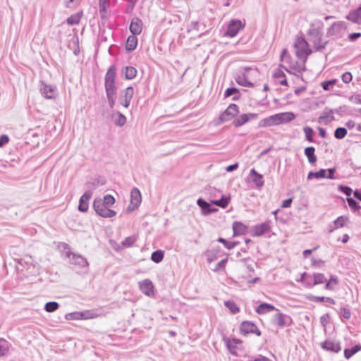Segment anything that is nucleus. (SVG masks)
I'll return each instance as SVG.
<instances>
[{
	"mask_svg": "<svg viewBox=\"0 0 361 361\" xmlns=\"http://www.w3.org/2000/svg\"><path fill=\"white\" fill-rule=\"evenodd\" d=\"M274 77L276 79L280 80L279 83L281 85H288L287 80L286 78V75L283 71H281L280 70L276 71L274 74Z\"/></svg>",
	"mask_w": 361,
	"mask_h": 361,
	"instance_id": "obj_38",
	"label": "nucleus"
},
{
	"mask_svg": "<svg viewBox=\"0 0 361 361\" xmlns=\"http://www.w3.org/2000/svg\"><path fill=\"white\" fill-rule=\"evenodd\" d=\"M308 44L304 39H298L295 43V54L297 57L302 60L305 63L307 56L312 54V50L308 49Z\"/></svg>",
	"mask_w": 361,
	"mask_h": 361,
	"instance_id": "obj_3",
	"label": "nucleus"
},
{
	"mask_svg": "<svg viewBox=\"0 0 361 361\" xmlns=\"http://www.w3.org/2000/svg\"><path fill=\"white\" fill-rule=\"evenodd\" d=\"M257 118V114H243L240 115L238 117L235 118L233 121V125L238 128L240 127L247 122H248L250 120H255Z\"/></svg>",
	"mask_w": 361,
	"mask_h": 361,
	"instance_id": "obj_14",
	"label": "nucleus"
},
{
	"mask_svg": "<svg viewBox=\"0 0 361 361\" xmlns=\"http://www.w3.org/2000/svg\"><path fill=\"white\" fill-rule=\"evenodd\" d=\"M347 202H348L349 207L351 209H353L354 211L358 210L361 208V207L359 205L358 202L352 197H348Z\"/></svg>",
	"mask_w": 361,
	"mask_h": 361,
	"instance_id": "obj_52",
	"label": "nucleus"
},
{
	"mask_svg": "<svg viewBox=\"0 0 361 361\" xmlns=\"http://www.w3.org/2000/svg\"><path fill=\"white\" fill-rule=\"evenodd\" d=\"M140 290L147 295H150L153 292V284L149 279L143 280L139 282Z\"/></svg>",
	"mask_w": 361,
	"mask_h": 361,
	"instance_id": "obj_21",
	"label": "nucleus"
},
{
	"mask_svg": "<svg viewBox=\"0 0 361 361\" xmlns=\"http://www.w3.org/2000/svg\"><path fill=\"white\" fill-rule=\"evenodd\" d=\"M338 190L339 191L343 192L345 195L348 197L351 195L353 192L352 189L350 187L342 185L338 186Z\"/></svg>",
	"mask_w": 361,
	"mask_h": 361,
	"instance_id": "obj_55",
	"label": "nucleus"
},
{
	"mask_svg": "<svg viewBox=\"0 0 361 361\" xmlns=\"http://www.w3.org/2000/svg\"><path fill=\"white\" fill-rule=\"evenodd\" d=\"M315 149L314 147H307L305 149L304 153L305 156L307 157L308 161L310 164H314L317 161V157L314 154Z\"/></svg>",
	"mask_w": 361,
	"mask_h": 361,
	"instance_id": "obj_30",
	"label": "nucleus"
},
{
	"mask_svg": "<svg viewBox=\"0 0 361 361\" xmlns=\"http://www.w3.org/2000/svg\"><path fill=\"white\" fill-rule=\"evenodd\" d=\"M272 323L279 328H283L291 325L292 319L288 314L278 312L273 317Z\"/></svg>",
	"mask_w": 361,
	"mask_h": 361,
	"instance_id": "obj_6",
	"label": "nucleus"
},
{
	"mask_svg": "<svg viewBox=\"0 0 361 361\" xmlns=\"http://www.w3.org/2000/svg\"><path fill=\"white\" fill-rule=\"evenodd\" d=\"M341 78L343 82L349 83L352 80L353 76L350 72H345L342 75Z\"/></svg>",
	"mask_w": 361,
	"mask_h": 361,
	"instance_id": "obj_59",
	"label": "nucleus"
},
{
	"mask_svg": "<svg viewBox=\"0 0 361 361\" xmlns=\"http://www.w3.org/2000/svg\"><path fill=\"white\" fill-rule=\"evenodd\" d=\"M134 94V89L132 86H129L125 90L120 92L119 102L125 108H128Z\"/></svg>",
	"mask_w": 361,
	"mask_h": 361,
	"instance_id": "obj_7",
	"label": "nucleus"
},
{
	"mask_svg": "<svg viewBox=\"0 0 361 361\" xmlns=\"http://www.w3.org/2000/svg\"><path fill=\"white\" fill-rule=\"evenodd\" d=\"M326 118H329V121H332L334 120V116L333 115V111L329 110L328 111L324 112L322 116H320L318 118V121L321 123L323 120Z\"/></svg>",
	"mask_w": 361,
	"mask_h": 361,
	"instance_id": "obj_50",
	"label": "nucleus"
},
{
	"mask_svg": "<svg viewBox=\"0 0 361 361\" xmlns=\"http://www.w3.org/2000/svg\"><path fill=\"white\" fill-rule=\"evenodd\" d=\"M106 184V180L100 178H92L85 183V191H90L92 195V191L96 190L99 186Z\"/></svg>",
	"mask_w": 361,
	"mask_h": 361,
	"instance_id": "obj_15",
	"label": "nucleus"
},
{
	"mask_svg": "<svg viewBox=\"0 0 361 361\" xmlns=\"http://www.w3.org/2000/svg\"><path fill=\"white\" fill-rule=\"evenodd\" d=\"M270 230V222L265 221L254 226L252 236H261Z\"/></svg>",
	"mask_w": 361,
	"mask_h": 361,
	"instance_id": "obj_19",
	"label": "nucleus"
},
{
	"mask_svg": "<svg viewBox=\"0 0 361 361\" xmlns=\"http://www.w3.org/2000/svg\"><path fill=\"white\" fill-rule=\"evenodd\" d=\"M347 25L343 21L334 23L328 29L327 34L331 36L342 37L346 31Z\"/></svg>",
	"mask_w": 361,
	"mask_h": 361,
	"instance_id": "obj_5",
	"label": "nucleus"
},
{
	"mask_svg": "<svg viewBox=\"0 0 361 361\" xmlns=\"http://www.w3.org/2000/svg\"><path fill=\"white\" fill-rule=\"evenodd\" d=\"M110 6V1L109 0H99V11L104 12L106 11L107 8Z\"/></svg>",
	"mask_w": 361,
	"mask_h": 361,
	"instance_id": "obj_53",
	"label": "nucleus"
},
{
	"mask_svg": "<svg viewBox=\"0 0 361 361\" xmlns=\"http://www.w3.org/2000/svg\"><path fill=\"white\" fill-rule=\"evenodd\" d=\"M143 23L139 18H133L131 20L129 30L132 35H137L142 32Z\"/></svg>",
	"mask_w": 361,
	"mask_h": 361,
	"instance_id": "obj_16",
	"label": "nucleus"
},
{
	"mask_svg": "<svg viewBox=\"0 0 361 361\" xmlns=\"http://www.w3.org/2000/svg\"><path fill=\"white\" fill-rule=\"evenodd\" d=\"M229 197L225 195H221V197L219 200H211L210 202L212 204L220 207L221 208H226L229 203Z\"/></svg>",
	"mask_w": 361,
	"mask_h": 361,
	"instance_id": "obj_31",
	"label": "nucleus"
},
{
	"mask_svg": "<svg viewBox=\"0 0 361 361\" xmlns=\"http://www.w3.org/2000/svg\"><path fill=\"white\" fill-rule=\"evenodd\" d=\"M240 333L244 336H246L248 334H255L258 336L261 335V331L257 326L254 323L248 321H244L241 323Z\"/></svg>",
	"mask_w": 361,
	"mask_h": 361,
	"instance_id": "obj_9",
	"label": "nucleus"
},
{
	"mask_svg": "<svg viewBox=\"0 0 361 361\" xmlns=\"http://www.w3.org/2000/svg\"><path fill=\"white\" fill-rule=\"evenodd\" d=\"M312 265L315 267H322L325 264V262L322 259H317L315 258H312Z\"/></svg>",
	"mask_w": 361,
	"mask_h": 361,
	"instance_id": "obj_57",
	"label": "nucleus"
},
{
	"mask_svg": "<svg viewBox=\"0 0 361 361\" xmlns=\"http://www.w3.org/2000/svg\"><path fill=\"white\" fill-rule=\"evenodd\" d=\"M9 141V138L6 135H2L0 136V147L7 144Z\"/></svg>",
	"mask_w": 361,
	"mask_h": 361,
	"instance_id": "obj_61",
	"label": "nucleus"
},
{
	"mask_svg": "<svg viewBox=\"0 0 361 361\" xmlns=\"http://www.w3.org/2000/svg\"><path fill=\"white\" fill-rule=\"evenodd\" d=\"M276 118L277 125L293 121L295 118V114L292 112H284L274 114Z\"/></svg>",
	"mask_w": 361,
	"mask_h": 361,
	"instance_id": "obj_20",
	"label": "nucleus"
},
{
	"mask_svg": "<svg viewBox=\"0 0 361 361\" xmlns=\"http://www.w3.org/2000/svg\"><path fill=\"white\" fill-rule=\"evenodd\" d=\"M125 78L127 80L133 79L137 75V70L133 66H126L124 71Z\"/></svg>",
	"mask_w": 361,
	"mask_h": 361,
	"instance_id": "obj_34",
	"label": "nucleus"
},
{
	"mask_svg": "<svg viewBox=\"0 0 361 361\" xmlns=\"http://www.w3.org/2000/svg\"><path fill=\"white\" fill-rule=\"evenodd\" d=\"M303 131L305 134V138L307 141L310 142H313V135H314V130L312 128L309 126H305L303 128Z\"/></svg>",
	"mask_w": 361,
	"mask_h": 361,
	"instance_id": "obj_45",
	"label": "nucleus"
},
{
	"mask_svg": "<svg viewBox=\"0 0 361 361\" xmlns=\"http://www.w3.org/2000/svg\"><path fill=\"white\" fill-rule=\"evenodd\" d=\"M347 18L353 23L361 24V6L350 11L347 16Z\"/></svg>",
	"mask_w": 361,
	"mask_h": 361,
	"instance_id": "obj_25",
	"label": "nucleus"
},
{
	"mask_svg": "<svg viewBox=\"0 0 361 361\" xmlns=\"http://www.w3.org/2000/svg\"><path fill=\"white\" fill-rule=\"evenodd\" d=\"M340 314L343 318L346 319H349L351 317L350 310L346 307L341 308Z\"/></svg>",
	"mask_w": 361,
	"mask_h": 361,
	"instance_id": "obj_56",
	"label": "nucleus"
},
{
	"mask_svg": "<svg viewBox=\"0 0 361 361\" xmlns=\"http://www.w3.org/2000/svg\"><path fill=\"white\" fill-rule=\"evenodd\" d=\"M348 221V218L341 216L338 217L334 221L335 228H341L345 226V222Z\"/></svg>",
	"mask_w": 361,
	"mask_h": 361,
	"instance_id": "obj_49",
	"label": "nucleus"
},
{
	"mask_svg": "<svg viewBox=\"0 0 361 361\" xmlns=\"http://www.w3.org/2000/svg\"><path fill=\"white\" fill-rule=\"evenodd\" d=\"M312 277L313 281L307 282V286L309 288H312L316 285L324 283L327 280L324 274L322 273H314L313 274Z\"/></svg>",
	"mask_w": 361,
	"mask_h": 361,
	"instance_id": "obj_24",
	"label": "nucleus"
},
{
	"mask_svg": "<svg viewBox=\"0 0 361 361\" xmlns=\"http://www.w3.org/2000/svg\"><path fill=\"white\" fill-rule=\"evenodd\" d=\"M116 67L114 66H111L106 75H105V82H115V78H116Z\"/></svg>",
	"mask_w": 361,
	"mask_h": 361,
	"instance_id": "obj_32",
	"label": "nucleus"
},
{
	"mask_svg": "<svg viewBox=\"0 0 361 361\" xmlns=\"http://www.w3.org/2000/svg\"><path fill=\"white\" fill-rule=\"evenodd\" d=\"M78 316H80V319H92L97 317V314L92 311L78 312Z\"/></svg>",
	"mask_w": 361,
	"mask_h": 361,
	"instance_id": "obj_41",
	"label": "nucleus"
},
{
	"mask_svg": "<svg viewBox=\"0 0 361 361\" xmlns=\"http://www.w3.org/2000/svg\"><path fill=\"white\" fill-rule=\"evenodd\" d=\"M250 176H252V181L257 188H260L264 185L263 176L257 173L255 169L250 170Z\"/></svg>",
	"mask_w": 361,
	"mask_h": 361,
	"instance_id": "obj_23",
	"label": "nucleus"
},
{
	"mask_svg": "<svg viewBox=\"0 0 361 361\" xmlns=\"http://www.w3.org/2000/svg\"><path fill=\"white\" fill-rule=\"evenodd\" d=\"M238 92H239V91L237 88L229 87L226 90L225 93H224V97H229L231 95L234 94L235 93H238Z\"/></svg>",
	"mask_w": 361,
	"mask_h": 361,
	"instance_id": "obj_58",
	"label": "nucleus"
},
{
	"mask_svg": "<svg viewBox=\"0 0 361 361\" xmlns=\"http://www.w3.org/2000/svg\"><path fill=\"white\" fill-rule=\"evenodd\" d=\"M68 257L69 258L71 264L77 265L80 268L86 267L88 266L87 259L81 255L69 252L68 254Z\"/></svg>",
	"mask_w": 361,
	"mask_h": 361,
	"instance_id": "obj_11",
	"label": "nucleus"
},
{
	"mask_svg": "<svg viewBox=\"0 0 361 361\" xmlns=\"http://www.w3.org/2000/svg\"><path fill=\"white\" fill-rule=\"evenodd\" d=\"M164 256V252L161 250H158L152 252L151 259L155 263H159L162 261Z\"/></svg>",
	"mask_w": 361,
	"mask_h": 361,
	"instance_id": "obj_37",
	"label": "nucleus"
},
{
	"mask_svg": "<svg viewBox=\"0 0 361 361\" xmlns=\"http://www.w3.org/2000/svg\"><path fill=\"white\" fill-rule=\"evenodd\" d=\"M326 171L328 172V174L326 173V178L329 179H334L336 169L334 168H331L326 170Z\"/></svg>",
	"mask_w": 361,
	"mask_h": 361,
	"instance_id": "obj_63",
	"label": "nucleus"
},
{
	"mask_svg": "<svg viewBox=\"0 0 361 361\" xmlns=\"http://www.w3.org/2000/svg\"><path fill=\"white\" fill-rule=\"evenodd\" d=\"M80 16L78 13L71 16L67 19V23L70 25H76L80 22Z\"/></svg>",
	"mask_w": 361,
	"mask_h": 361,
	"instance_id": "obj_51",
	"label": "nucleus"
},
{
	"mask_svg": "<svg viewBox=\"0 0 361 361\" xmlns=\"http://www.w3.org/2000/svg\"><path fill=\"white\" fill-rule=\"evenodd\" d=\"M337 82L336 79H332L329 80L324 81L321 83V86L325 91H329L331 90V87L334 85Z\"/></svg>",
	"mask_w": 361,
	"mask_h": 361,
	"instance_id": "obj_47",
	"label": "nucleus"
},
{
	"mask_svg": "<svg viewBox=\"0 0 361 361\" xmlns=\"http://www.w3.org/2000/svg\"><path fill=\"white\" fill-rule=\"evenodd\" d=\"M276 118L275 117V115H272L271 116L265 118L259 122V127H269V126H276V125H277Z\"/></svg>",
	"mask_w": 361,
	"mask_h": 361,
	"instance_id": "obj_29",
	"label": "nucleus"
},
{
	"mask_svg": "<svg viewBox=\"0 0 361 361\" xmlns=\"http://www.w3.org/2000/svg\"><path fill=\"white\" fill-rule=\"evenodd\" d=\"M224 305L233 314H235L240 311L239 307L236 305V304L233 301H231V300L226 301Z\"/></svg>",
	"mask_w": 361,
	"mask_h": 361,
	"instance_id": "obj_43",
	"label": "nucleus"
},
{
	"mask_svg": "<svg viewBox=\"0 0 361 361\" xmlns=\"http://www.w3.org/2000/svg\"><path fill=\"white\" fill-rule=\"evenodd\" d=\"M10 344L4 338H0V357L6 355L9 351Z\"/></svg>",
	"mask_w": 361,
	"mask_h": 361,
	"instance_id": "obj_33",
	"label": "nucleus"
},
{
	"mask_svg": "<svg viewBox=\"0 0 361 361\" xmlns=\"http://www.w3.org/2000/svg\"><path fill=\"white\" fill-rule=\"evenodd\" d=\"M102 202L105 205L111 207L115 203V198L111 195H106L102 200Z\"/></svg>",
	"mask_w": 361,
	"mask_h": 361,
	"instance_id": "obj_54",
	"label": "nucleus"
},
{
	"mask_svg": "<svg viewBox=\"0 0 361 361\" xmlns=\"http://www.w3.org/2000/svg\"><path fill=\"white\" fill-rule=\"evenodd\" d=\"M141 194L140 190L137 188L132 189L130 192V203L128 209L130 210H134L137 209L141 202Z\"/></svg>",
	"mask_w": 361,
	"mask_h": 361,
	"instance_id": "obj_12",
	"label": "nucleus"
},
{
	"mask_svg": "<svg viewBox=\"0 0 361 361\" xmlns=\"http://www.w3.org/2000/svg\"><path fill=\"white\" fill-rule=\"evenodd\" d=\"M92 197V194L90 191H85L80 197L79 200L78 210L82 212H85L88 210L89 204L88 201Z\"/></svg>",
	"mask_w": 361,
	"mask_h": 361,
	"instance_id": "obj_17",
	"label": "nucleus"
},
{
	"mask_svg": "<svg viewBox=\"0 0 361 361\" xmlns=\"http://www.w3.org/2000/svg\"><path fill=\"white\" fill-rule=\"evenodd\" d=\"M321 346L323 349L334 353H338L341 349L339 343H335L331 341H326L321 344Z\"/></svg>",
	"mask_w": 361,
	"mask_h": 361,
	"instance_id": "obj_22",
	"label": "nucleus"
},
{
	"mask_svg": "<svg viewBox=\"0 0 361 361\" xmlns=\"http://www.w3.org/2000/svg\"><path fill=\"white\" fill-rule=\"evenodd\" d=\"M93 208L96 214L103 218H111L116 216L114 210L109 209V206L102 202V199L97 197L93 202Z\"/></svg>",
	"mask_w": 361,
	"mask_h": 361,
	"instance_id": "obj_2",
	"label": "nucleus"
},
{
	"mask_svg": "<svg viewBox=\"0 0 361 361\" xmlns=\"http://www.w3.org/2000/svg\"><path fill=\"white\" fill-rule=\"evenodd\" d=\"M350 100L355 104H361V95L357 94L355 96H353L350 98Z\"/></svg>",
	"mask_w": 361,
	"mask_h": 361,
	"instance_id": "obj_64",
	"label": "nucleus"
},
{
	"mask_svg": "<svg viewBox=\"0 0 361 361\" xmlns=\"http://www.w3.org/2000/svg\"><path fill=\"white\" fill-rule=\"evenodd\" d=\"M308 35L309 39L313 43L316 51H321L324 49L328 43V41H322V32L319 28H311L309 30Z\"/></svg>",
	"mask_w": 361,
	"mask_h": 361,
	"instance_id": "obj_1",
	"label": "nucleus"
},
{
	"mask_svg": "<svg viewBox=\"0 0 361 361\" xmlns=\"http://www.w3.org/2000/svg\"><path fill=\"white\" fill-rule=\"evenodd\" d=\"M239 113V108L235 104H231L219 116L216 124H220L235 118Z\"/></svg>",
	"mask_w": 361,
	"mask_h": 361,
	"instance_id": "obj_4",
	"label": "nucleus"
},
{
	"mask_svg": "<svg viewBox=\"0 0 361 361\" xmlns=\"http://www.w3.org/2000/svg\"><path fill=\"white\" fill-rule=\"evenodd\" d=\"M252 71L250 67L243 68V72L241 75H238L236 78V82L243 87H252L254 84L249 80V71Z\"/></svg>",
	"mask_w": 361,
	"mask_h": 361,
	"instance_id": "obj_8",
	"label": "nucleus"
},
{
	"mask_svg": "<svg viewBox=\"0 0 361 361\" xmlns=\"http://www.w3.org/2000/svg\"><path fill=\"white\" fill-rule=\"evenodd\" d=\"M116 95V94H107L106 95L107 99H108L109 105L111 108H113L115 105Z\"/></svg>",
	"mask_w": 361,
	"mask_h": 361,
	"instance_id": "obj_60",
	"label": "nucleus"
},
{
	"mask_svg": "<svg viewBox=\"0 0 361 361\" xmlns=\"http://www.w3.org/2000/svg\"><path fill=\"white\" fill-rule=\"evenodd\" d=\"M326 170L325 169H320L319 171L313 172L310 171L309 172L307 175V179H312L313 178L319 179V178H326Z\"/></svg>",
	"mask_w": 361,
	"mask_h": 361,
	"instance_id": "obj_36",
	"label": "nucleus"
},
{
	"mask_svg": "<svg viewBox=\"0 0 361 361\" xmlns=\"http://www.w3.org/2000/svg\"><path fill=\"white\" fill-rule=\"evenodd\" d=\"M137 45V38L136 35H132L127 39L126 43V49L128 51L131 52L135 49Z\"/></svg>",
	"mask_w": 361,
	"mask_h": 361,
	"instance_id": "obj_27",
	"label": "nucleus"
},
{
	"mask_svg": "<svg viewBox=\"0 0 361 361\" xmlns=\"http://www.w3.org/2000/svg\"><path fill=\"white\" fill-rule=\"evenodd\" d=\"M347 130L345 128H337L334 132V136L337 139H343L347 135Z\"/></svg>",
	"mask_w": 361,
	"mask_h": 361,
	"instance_id": "obj_46",
	"label": "nucleus"
},
{
	"mask_svg": "<svg viewBox=\"0 0 361 361\" xmlns=\"http://www.w3.org/2000/svg\"><path fill=\"white\" fill-rule=\"evenodd\" d=\"M361 350V345H355L352 348L344 350V356L346 359L350 358L354 354Z\"/></svg>",
	"mask_w": 361,
	"mask_h": 361,
	"instance_id": "obj_35",
	"label": "nucleus"
},
{
	"mask_svg": "<svg viewBox=\"0 0 361 361\" xmlns=\"http://www.w3.org/2000/svg\"><path fill=\"white\" fill-rule=\"evenodd\" d=\"M116 114L118 118L114 121V123L117 126L122 127L126 123V117L119 111H117Z\"/></svg>",
	"mask_w": 361,
	"mask_h": 361,
	"instance_id": "obj_48",
	"label": "nucleus"
},
{
	"mask_svg": "<svg viewBox=\"0 0 361 361\" xmlns=\"http://www.w3.org/2000/svg\"><path fill=\"white\" fill-rule=\"evenodd\" d=\"M217 241L223 243L228 250L233 249L235 246H236L238 244V242L228 241L221 237L219 238Z\"/></svg>",
	"mask_w": 361,
	"mask_h": 361,
	"instance_id": "obj_44",
	"label": "nucleus"
},
{
	"mask_svg": "<svg viewBox=\"0 0 361 361\" xmlns=\"http://www.w3.org/2000/svg\"><path fill=\"white\" fill-rule=\"evenodd\" d=\"M137 240V236L135 235L126 237L122 242V245L125 247H129Z\"/></svg>",
	"mask_w": 361,
	"mask_h": 361,
	"instance_id": "obj_40",
	"label": "nucleus"
},
{
	"mask_svg": "<svg viewBox=\"0 0 361 361\" xmlns=\"http://www.w3.org/2000/svg\"><path fill=\"white\" fill-rule=\"evenodd\" d=\"M361 37V32H354V33H351L348 35V39L353 42V41H355L356 39H357L359 37Z\"/></svg>",
	"mask_w": 361,
	"mask_h": 361,
	"instance_id": "obj_62",
	"label": "nucleus"
},
{
	"mask_svg": "<svg viewBox=\"0 0 361 361\" xmlns=\"http://www.w3.org/2000/svg\"><path fill=\"white\" fill-rule=\"evenodd\" d=\"M40 92L46 99H54L57 94L56 87L44 82L41 83Z\"/></svg>",
	"mask_w": 361,
	"mask_h": 361,
	"instance_id": "obj_13",
	"label": "nucleus"
},
{
	"mask_svg": "<svg viewBox=\"0 0 361 361\" xmlns=\"http://www.w3.org/2000/svg\"><path fill=\"white\" fill-rule=\"evenodd\" d=\"M273 310L279 311L274 305L266 302L261 303L256 309V312L259 314H266Z\"/></svg>",
	"mask_w": 361,
	"mask_h": 361,
	"instance_id": "obj_26",
	"label": "nucleus"
},
{
	"mask_svg": "<svg viewBox=\"0 0 361 361\" xmlns=\"http://www.w3.org/2000/svg\"><path fill=\"white\" fill-rule=\"evenodd\" d=\"M197 204L201 208L204 215H208L217 211V209L211 207V202H207L202 198H199L197 200Z\"/></svg>",
	"mask_w": 361,
	"mask_h": 361,
	"instance_id": "obj_18",
	"label": "nucleus"
},
{
	"mask_svg": "<svg viewBox=\"0 0 361 361\" xmlns=\"http://www.w3.org/2000/svg\"><path fill=\"white\" fill-rule=\"evenodd\" d=\"M59 307V305L56 302H48L45 304L44 310L47 312H53L58 310Z\"/></svg>",
	"mask_w": 361,
	"mask_h": 361,
	"instance_id": "obj_42",
	"label": "nucleus"
},
{
	"mask_svg": "<svg viewBox=\"0 0 361 361\" xmlns=\"http://www.w3.org/2000/svg\"><path fill=\"white\" fill-rule=\"evenodd\" d=\"M243 27L244 25L240 20H232L228 24L226 35L231 37H235Z\"/></svg>",
	"mask_w": 361,
	"mask_h": 361,
	"instance_id": "obj_10",
	"label": "nucleus"
},
{
	"mask_svg": "<svg viewBox=\"0 0 361 361\" xmlns=\"http://www.w3.org/2000/svg\"><path fill=\"white\" fill-rule=\"evenodd\" d=\"M105 90L107 94H116L117 88L115 82H105Z\"/></svg>",
	"mask_w": 361,
	"mask_h": 361,
	"instance_id": "obj_39",
	"label": "nucleus"
},
{
	"mask_svg": "<svg viewBox=\"0 0 361 361\" xmlns=\"http://www.w3.org/2000/svg\"><path fill=\"white\" fill-rule=\"evenodd\" d=\"M247 226L243 224L238 221H235L233 224V230L234 235H243L247 231Z\"/></svg>",
	"mask_w": 361,
	"mask_h": 361,
	"instance_id": "obj_28",
	"label": "nucleus"
}]
</instances>
